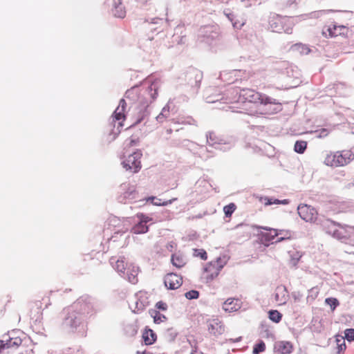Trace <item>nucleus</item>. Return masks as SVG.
Here are the masks:
<instances>
[{"mask_svg": "<svg viewBox=\"0 0 354 354\" xmlns=\"http://www.w3.org/2000/svg\"><path fill=\"white\" fill-rule=\"evenodd\" d=\"M94 313L92 304L79 299L71 306L64 308L62 326L71 332H79L84 328L86 321Z\"/></svg>", "mask_w": 354, "mask_h": 354, "instance_id": "obj_1", "label": "nucleus"}, {"mask_svg": "<svg viewBox=\"0 0 354 354\" xmlns=\"http://www.w3.org/2000/svg\"><path fill=\"white\" fill-rule=\"evenodd\" d=\"M269 28L274 32L292 33L293 27L295 24L294 19L288 16H281L277 14H272L269 17Z\"/></svg>", "mask_w": 354, "mask_h": 354, "instance_id": "obj_2", "label": "nucleus"}, {"mask_svg": "<svg viewBox=\"0 0 354 354\" xmlns=\"http://www.w3.org/2000/svg\"><path fill=\"white\" fill-rule=\"evenodd\" d=\"M225 264L226 261L221 257L207 263L203 270L201 281L207 284L212 282L218 276Z\"/></svg>", "mask_w": 354, "mask_h": 354, "instance_id": "obj_3", "label": "nucleus"}, {"mask_svg": "<svg viewBox=\"0 0 354 354\" xmlns=\"http://www.w3.org/2000/svg\"><path fill=\"white\" fill-rule=\"evenodd\" d=\"M239 100L263 105L275 104L274 99L251 88L241 89L239 93Z\"/></svg>", "mask_w": 354, "mask_h": 354, "instance_id": "obj_4", "label": "nucleus"}, {"mask_svg": "<svg viewBox=\"0 0 354 354\" xmlns=\"http://www.w3.org/2000/svg\"><path fill=\"white\" fill-rule=\"evenodd\" d=\"M332 235L341 242L354 247V226L338 225Z\"/></svg>", "mask_w": 354, "mask_h": 354, "instance_id": "obj_5", "label": "nucleus"}, {"mask_svg": "<svg viewBox=\"0 0 354 354\" xmlns=\"http://www.w3.org/2000/svg\"><path fill=\"white\" fill-rule=\"evenodd\" d=\"M254 227V226L246 223L238 224L232 230L230 237L234 242L242 243L250 239Z\"/></svg>", "mask_w": 354, "mask_h": 354, "instance_id": "obj_6", "label": "nucleus"}, {"mask_svg": "<svg viewBox=\"0 0 354 354\" xmlns=\"http://www.w3.org/2000/svg\"><path fill=\"white\" fill-rule=\"evenodd\" d=\"M127 106V102L124 99L120 100L118 106L115 110L112 115V123H113V127L117 126V130L113 131V139L115 138V136L120 133L121 128L123 127V122L125 120V109Z\"/></svg>", "mask_w": 354, "mask_h": 354, "instance_id": "obj_7", "label": "nucleus"}, {"mask_svg": "<svg viewBox=\"0 0 354 354\" xmlns=\"http://www.w3.org/2000/svg\"><path fill=\"white\" fill-rule=\"evenodd\" d=\"M142 155V153L140 151H136L129 155L122 161V165L123 167L126 170L131 171L133 173L138 172L142 167L140 161Z\"/></svg>", "mask_w": 354, "mask_h": 354, "instance_id": "obj_8", "label": "nucleus"}, {"mask_svg": "<svg viewBox=\"0 0 354 354\" xmlns=\"http://www.w3.org/2000/svg\"><path fill=\"white\" fill-rule=\"evenodd\" d=\"M298 214L299 216L306 222L315 223L318 218V212L313 207L301 204L298 206Z\"/></svg>", "mask_w": 354, "mask_h": 354, "instance_id": "obj_9", "label": "nucleus"}, {"mask_svg": "<svg viewBox=\"0 0 354 354\" xmlns=\"http://www.w3.org/2000/svg\"><path fill=\"white\" fill-rule=\"evenodd\" d=\"M199 32L203 40H214L220 36V28L217 24L203 26L201 27Z\"/></svg>", "mask_w": 354, "mask_h": 354, "instance_id": "obj_10", "label": "nucleus"}, {"mask_svg": "<svg viewBox=\"0 0 354 354\" xmlns=\"http://www.w3.org/2000/svg\"><path fill=\"white\" fill-rule=\"evenodd\" d=\"M134 300L135 308L133 310L134 313H140L149 304L146 292L142 290L136 293Z\"/></svg>", "mask_w": 354, "mask_h": 354, "instance_id": "obj_11", "label": "nucleus"}, {"mask_svg": "<svg viewBox=\"0 0 354 354\" xmlns=\"http://www.w3.org/2000/svg\"><path fill=\"white\" fill-rule=\"evenodd\" d=\"M183 277L176 273H169L164 277L166 288H180L183 284Z\"/></svg>", "mask_w": 354, "mask_h": 354, "instance_id": "obj_12", "label": "nucleus"}, {"mask_svg": "<svg viewBox=\"0 0 354 354\" xmlns=\"http://www.w3.org/2000/svg\"><path fill=\"white\" fill-rule=\"evenodd\" d=\"M348 28L344 26H337L332 24L329 26L326 30H323V34L326 37H337L339 35H345L347 34Z\"/></svg>", "mask_w": 354, "mask_h": 354, "instance_id": "obj_13", "label": "nucleus"}, {"mask_svg": "<svg viewBox=\"0 0 354 354\" xmlns=\"http://www.w3.org/2000/svg\"><path fill=\"white\" fill-rule=\"evenodd\" d=\"M208 331L214 335H219L224 333L225 327L218 319H213L208 324Z\"/></svg>", "mask_w": 354, "mask_h": 354, "instance_id": "obj_14", "label": "nucleus"}, {"mask_svg": "<svg viewBox=\"0 0 354 354\" xmlns=\"http://www.w3.org/2000/svg\"><path fill=\"white\" fill-rule=\"evenodd\" d=\"M171 263L177 268H181L186 265L187 259L182 252L178 251L171 255Z\"/></svg>", "mask_w": 354, "mask_h": 354, "instance_id": "obj_15", "label": "nucleus"}, {"mask_svg": "<svg viewBox=\"0 0 354 354\" xmlns=\"http://www.w3.org/2000/svg\"><path fill=\"white\" fill-rule=\"evenodd\" d=\"M337 152L341 167L346 166L354 160V153L351 150H342Z\"/></svg>", "mask_w": 354, "mask_h": 354, "instance_id": "obj_16", "label": "nucleus"}, {"mask_svg": "<svg viewBox=\"0 0 354 354\" xmlns=\"http://www.w3.org/2000/svg\"><path fill=\"white\" fill-rule=\"evenodd\" d=\"M140 269L139 267L130 264L127 267V280L131 283V284H136L138 281V275L139 274Z\"/></svg>", "mask_w": 354, "mask_h": 354, "instance_id": "obj_17", "label": "nucleus"}, {"mask_svg": "<svg viewBox=\"0 0 354 354\" xmlns=\"http://www.w3.org/2000/svg\"><path fill=\"white\" fill-rule=\"evenodd\" d=\"M240 308V301L236 299H228L223 304V309L229 313L236 311Z\"/></svg>", "mask_w": 354, "mask_h": 354, "instance_id": "obj_18", "label": "nucleus"}, {"mask_svg": "<svg viewBox=\"0 0 354 354\" xmlns=\"http://www.w3.org/2000/svg\"><path fill=\"white\" fill-rule=\"evenodd\" d=\"M274 349L281 354H290L292 351V345L289 342H278L274 345Z\"/></svg>", "mask_w": 354, "mask_h": 354, "instance_id": "obj_19", "label": "nucleus"}, {"mask_svg": "<svg viewBox=\"0 0 354 354\" xmlns=\"http://www.w3.org/2000/svg\"><path fill=\"white\" fill-rule=\"evenodd\" d=\"M324 164L332 167H341L337 152H330L324 159Z\"/></svg>", "mask_w": 354, "mask_h": 354, "instance_id": "obj_20", "label": "nucleus"}, {"mask_svg": "<svg viewBox=\"0 0 354 354\" xmlns=\"http://www.w3.org/2000/svg\"><path fill=\"white\" fill-rule=\"evenodd\" d=\"M290 50L293 52L297 53L301 55H308L310 52V48L307 45L301 43H297L292 45L290 47Z\"/></svg>", "mask_w": 354, "mask_h": 354, "instance_id": "obj_21", "label": "nucleus"}, {"mask_svg": "<svg viewBox=\"0 0 354 354\" xmlns=\"http://www.w3.org/2000/svg\"><path fill=\"white\" fill-rule=\"evenodd\" d=\"M266 232L261 233V236L264 239V241L270 242L272 241L276 237H277L278 230L277 229H266L264 228Z\"/></svg>", "mask_w": 354, "mask_h": 354, "instance_id": "obj_22", "label": "nucleus"}, {"mask_svg": "<svg viewBox=\"0 0 354 354\" xmlns=\"http://www.w3.org/2000/svg\"><path fill=\"white\" fill-rule=\"evenodd\" d=\"M260 201L263 203L265 205H273V204H275V205H280V204H283V205H286L288 203V201L285 199V200H279V199H275V198H268V197H261L260 198Z\"/></svg>", "mask_w": 354, "mask_h": 354, "instance_id": "obj_23", "label": "nucleus"}, {"mask_svg": "<svg viewBox=\"0 0 354 354\" xmlns=\"http://www.w3.org/2000/svg\"><path fill=\"white\" fill-rule=\"evenodd\" d=\"M142 337L146 345H151L153 344L156 340V335L151 329L146 330L143 333Z\"/></svg>", "mask_w": 354, "mask_h": 354, "instance_id": "obj_24", "label": "nucleus"}, {"mask_svg": "<svg viewBox=\"0 0 354 354\" xmlns=\"http://www.w3.org/2000/svg\"><path fill=\"white\" fill-rule=\"evenodd\" d=\"M280 292L275 294V300L279 304H284L288 299L289 295L288 289H279Z\"/></svg>", "mask_w": 354, "mask_h": 354, "instance_id": "obj_25", "label": "nucleus"}, {"mask_svg": "<svg viewBox=\"0 0 354 354\" xmlns=\"http://www.w3.org/2000/svg\"><path fill=\"white\" fill-rule=\"evenodd\" d=\"M149 227L140 221L136 224L131 229L133 234H144L148 232Z\"/></svg>", "mask_w": 354, "mask_h": 354, "instance_id": "obj_26", "label": "nucleus"}, {"mask_svg": "<svg viewBox=\"0 0 354 354\" xmlns=\"http://www.w3.org/2000/svg\"><path fill=\"white\" fill-rule=\"evenodd\" d=\"M127 267V263L125 261V258L124 257H120L115 262L113 266L114 269L118 272L124 273V270Z\"/></svg>", "mask_w": 354, "mask_h": 354, "instance_id": "obj_27", "label": "nucleus"}, {"mask_svg": "<svg viewBox=\"0 0 354 354\" xmlns=\"http://www.w3.org/2000/svg\"><path fill=\"white\" fill-rule=\"evenodd\" d=\"M176 200V198H173L171 200H169V201H163V202H161V199L160 198H157L154 196H151V197H149L147 198V201H151L152 204L154 205H157V206H166L169 204H171L173 201H174Z\"/></svg>", "mask_w": 354, "mask_h": 354, "instance_id": "obj_28", "label": "nucleus"}, {"mask_svg": "<svg viewBox=\"0 0 354 354\" xmlns=\"http://www.w3.org/2000/svg\"><path fill=\"white\" fill-rule=\"evenodd\" d=\"M236 209V205L234 203H230V204L224 206L223 212L225 216L227 218H231L232 214Z\"/></svg>", "mask_w": 354, "mask_h": 354, "instance_id": "obj_29", "label": "nucleus"}, {"mask_svg": "<svg viewBox=\"0 0 354 354\" xmlns=\"http://www.w3.org/2000/svg\"><path fill=\"white\" fill-rule=\"evenodd\" d=\"M281 314L276 310H271L269 311V318L270 320L275 323H279L281 319Z\"/></svg>", "mask_w": 354, "mask_h": 354, "instance_id": "obj_30", "label": "nucleus"}, {"mask_svg": "<svg viewBox=\"0 0 354 354\" xmlns=\"http://www.w3.org/2000/svg\"><path fill=\"white\" fill-rule=\"evenodd\" d=\"M307 147L306 141H297L295 144V151L299 153H303Z\"/></svg>", "mask_w": 354, "mask_h": 354, "instance_id": "obj_31", "label": "nucleus"}, {"mask_svg": "<svg viewBox=\"0 0 354 354\" xmlns=\"http://www.w3.org/2000/svg\"><path fill=\"white\" fill-rule=\"evenodd\" d=\"M137 195H138V193H137L134 186L130 187L128 189V190H127L124 193V197L125 198H128V199H131V200L136 198Z\"/></svg>", "mask_w": 354, "mask_h": 354, "instance_id": "obj_32", "label": "nucleus"}, {"mask_svg": "<svg viewBox=\"0 0 354 354\" xmlns=\"http://www.w3.org/2000/svg\"><path fill=\"white\" fill-rule=\"evenodd\" d=\"M279 235H281L282 236L279 238L276 242H280L283 240L290 239L292 236V232L290 230H278L277 236Z\"/></svg>", "mask_w": 354, "mask_h": 354, "instance_id": "obj_33", "label": "nucleus"}, {"mask_svg": "<svg viewBox=\"0 0 354 354\" xmlns=\"http://www.w3.org/2000/svg\"><path fill=\"white\" fill-rule=\"evenodd\" d=\"M193 256L204 261L207 259V254L204 249H193Z\"/></svg>", "mask_w": 354, "mask_h": 354, "instance_id": "obj_34", "label": "nucleus"}, {"mask_svg": "<svg viewBox=\"0 0 354 354\" xmlns=\"http://www.w3.org/2000/svg\"><path fill=\"white\" fill-rule=\"evenodd\" d=\"M11 347H14V345H12V337L9 336L8 339H6V340H0V352L5 348Z\"/></svg>", "mask_w": 354, "mask_h": 354, "instance_id": "obj_35", "label": "nucleus"}, {"mask_svg": "<svg viewBox=\"0 0 354 354\" xmlns=\"http://www.w3.org/2000/svg\"><path fill=\"white\" fill-rule=\"evenodd\" d=\"M266 349V344L263 341L261 340L258 344H255L252 353L253 354H259Z\"/></svg>", "mask_w": 354, "mask_h": 354, "instance_id": "obj_36", "label": "nucleus"}, {"mask_svg": "<svg viewBox=\"0 0 354 354\" xmlns=\"http://www.w3.org/2000/svg\"><path fill=\"white\" fill-rule=\"evenodd\" d=\"M325 303L330 306L331 310L333 311L337 306H339V301L336 298L328 297L325 299Z\"/></svg>", "mask_w": 354, "mask_h": 354, "instance_id": "obj_37", "label": "nucleus"}, {"mask_svg": "<svg viewBox=\"0 0 354 354\" xmlns=\"http://www.w3.org/2000/svg\"><path fill=\"white\" fill-rule=\"evenodd\" d=\"M185 296L188 299H197L199 296V292L194 289H192L190 291L186 292Z\"/></svg>", "mask_w": 354, "mask_h": 354, "instance_id": "obj_38", "label": "nucleus"}, {"mask_svg": "<svg viewBox=\"0 0 354 354\" xmlns=\"http://www.w3.org/2000/svg\"><path fill=\"white\" fill-rule=\"evenodd\" d=\"M166 319L167 318L164 315L160 313L158 311L155 312V315H153V319L155 323H160L166 320Z\"/></svg>", "mask_w": 354, "mask_h": 354, "instance_id": "obj_39", "label": "nucleus"}, {"mask_svg": "<svg viewBox=\"0 0 354 354\" xmlns=\"http://www.w3.org/2000/svg\"><path fill=\"white\" fill-rule=\"evenodd\" d=\"M345 337L348 342L354 340V329L348 328L345 330Z\"/></svg>", "mask_w": 354, "mask_h": 354, "instance_id": "obj_40", "label": "nucleus"}, {"mask_svg": "<svg viewBox=\"0 0 354 354\" xmlns=\"http://www.w3.org/2000/svg\"><path fill=\"white\" fill-rule=\"evenodd\" d=\"M137 217L140 219V221L147 225V223L151 221H152V218L149 216L145 215L142 213L137 214Z\"/></svg>", "mask_w": 354, "mask_h": 354, "instance_id": "obj_41", "label": "nucleus"}, {"mask_svg": "<svg viewBox=\"0 0 354 354\" xmlns=\"http://www.w3.org/2000/svg\"><path fill=\"white\" fill-rule=\"evenodd\" d=\"M12 345L14 347H17L21 344L22 340L19 337H12Z\"/></svg>", "mask_w": 354, "mask_h": 354, "instance_id": "obj_42", "label": "nucleus"}, {"mask_svg": "<svg viewBox=\"0 0 354 354\" xmlns=\"http://www.w3.org/2000/svg\"><path fill=\"white\" fill-rule=\"evenodd\" d=\"M156 307L160 310H166L167 308V305L166 303L160 301L156 303Z\"/></svg>", "mask_w": 354, "mask_h": 354, "instance_id": "obj_43", "label": "nucleus"}, {"mask_svg": "<svg viewBox=\"0 0 354 354\" xmlns=\"http://www.w3.org/2000/svg\"><path fill=\"white\" fill-rule=\"evenodd\" d=\"M301 258V255H299L298 253L297 254V257L295 259H292L291 260V263L293 265V266H296L297 262L299 261V260Z\"/></svg>", "mask_w": 354, "mask_h": 354, "instance_id": "obj_44", "label": "nucleus"}, {"mask_svg": "<svg viewBox=\"0 0 354 354\" xmlns=\"http://www.w3.org/2000/svg\"><path fill=\"white\" fill-rule=\"evenodd\" d=\"M139 142L138 139H131L129 144H128V146L133 147L136 145Z\"/></svg>", "mask_w": 354, "mask_h": 354, "instance_id": "obj_45", "label": "nucleus"}, {"mask_svg": "<svg viewBox=\"0 0 354 354\" xmlns=\"http://www.w3.org/2000/svg\"><path fill=\"white\" fill-rule=\"evenodd\" d=\"M241 339H242V337H237V338H236V339H232V338H231V339H229L227 340V342H232V343H235V342H240V341L241 340Z\"/></svg>", "mask_w": 354, "mask_h": 354, "instance_id": "obj_46", "label": "nucleus"}, {"mask_svg": "<svg viewBox=\"0 0 354 354\" xmlns=\"http://www.w3.org/2000/svg\"><path fill=\"white\" fill-rule=\"evenodd\" d=\"M244 25V23L242 22V23H236V22H234L233 23V26L236 28H241Z\"/></svg>", "mask_w": 354, "mask_h": 354, "instance_id": "obj_47", "label": "nucleus"}, {"mask_svg": "<svg viewBox=\"0 0 354 354\" xmlns=\"http://www.w3.org/2000/svg\"><path fill=\"white\" fill-rule=\"evenodd\" d=\"M197 353V348L195 347L194 349H192L191 354H196Z\"/></svg>", "mask_w": 354, "mask_h": 354, "instance_id": "obj_48", "label": "nucleus"}, {"mask_svg": "<svg viewBox=\"0 0 354 354\" xmlns=\"http://www.w3.org/2000/svg\"><path fill=\"white\" fill-rule=\"evenodd\" d=\"M137 354H152V353H147V352H145V351L142 352V353H141V352H140V351H138V352H137Z\"/></svg>", "mask_w": 354, "mask_h": 354, "instance_id": "obj_49", "label": "nucleus"}, {"mask_svg": "<svg viewBox=\"0 0 354 354\" xmlns=\"http://www.w3.org/2000/svg\"><path fill=\"white\" fill-rule=\"evenodd\" d=\"M160 118H161L160 115H159L157 117V118H158V119H160Z\"/></svg>", "mask_w": 354, "mask_h": 354, "instance_id": "obj_50", "label": "nucleus"}, {"mask_svg": "<svg viewBox=\"0 0 354 354\" xmlns=\"http://www.w3.org/2000/svg\"><path fill=\"white\" fill-rule=\"evenodd\" d=\"M353 132L354 133V125L352 127Z\"/></svg>", "mask_w": 354, "mask_h": 354, "instance_id": "obj_51", "label": "nucleus"}]
</instances>
